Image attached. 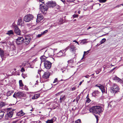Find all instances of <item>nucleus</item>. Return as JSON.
<instances>
[{"label": "nucleus", "instance_id": "obj_1", "mask_svg": "<svg viewBox=\"0 0 123 123\" xmlns=\"http://www.w3.org/2000/svg\"><path fill=\"white\" fill-rule=\"evenodd\" d=\"M104 109L99 106H94L91 108L89 110L90 112L95 113H99L103 112Z\"/></svg>", "mask_w": 123, "mask_h": 123}, {"label": "nucleus", "instance_id": "obj_2", "mask_svg": "<svg viewBox=\"0 0 123 123\" xmlns=\"http://www.w3.org/2000/svg\"><path fill=\"white\" fill-rule=\"evenodd\" d=\"M120 88L119 86L116 84H113L110 89V91L111 93H113L114 94L119 92Z\"/></svg>", "mask_w": 123, "mask_h": 123}, {"label": "nucleus", "instance_id": "obj_3", "mask_svg": "<svg viewBox=\"0 0 123 123\" xmlns=\"http://www.w3.org/2000/svg\"><path fill=\"white\" fill-rule=\"evenodd\" d=\"M50 75L49 72H45L43 75L42 78L41 79L40 81L41 82H44L47 80Z\"/></svg>", "mask_w": 123, "mask_h": 123}, {"label": "nucleus", "instance_id": "obj_4", "mask_svg": "<svg viewBox=\"0 0 123 123\" xmlns=\"http://www.w3.org/2000/svg\"><path fill=\"white\" fill-rule=\"evenodd\" d=\"M42 3L40 4V9L41 12L43 14H45L47 12L48 9V7L46 5L42 6Z\"/></svg>", "mask_w": 123, "mask_h": 123}, {"label": "nucleus", "instance_id": "obj_5", "mask_svg": "<svg viewBox=\"0 0 123 123\" xmlns=\"http://www.w3.org/2000/svg\"><path fill=\"white\" fill-rule=\"evenodd\" d=\"M54 52L52 49H47L45 50L44 53V55L47 58L52 55V53Z\"/></svg>", "mask_w": 123, "mask_h": 123}, {"label": "nucleus", "instance_id": "obj_6", "mask_svg": "<svg viewBox=\"0 0 123 123\" xmlns=\"http://www.w3.org/2000/svg\"><path fill=\"white\" fill-rule=\"evenodd\" d=\"M33 16L32 15H27L24 18V20L26 22H29L33 19Z\"/></svg>", "mask_w": 123, "mask_h": 123}, {"label": "nucleus", "instance_id": "obj_7", "mask_svg": "<svg viewBox=\"0 0 123 123\" xmlns=\"http://www.w3.org/2000/svg\"><path fill=\"white\" fill-rule=\"evenodd\" d=\"M16 40L17 44L20 45L24 42V38L22 37H18Z\"/></svg>", "mask_w": 123, "mask_h": 123}, {"label": "nucleus", "instance_id": "obj_8", "mask_svg": "<svg viewBox=\"0 0 123 123\" xmlns=\"http://www.w3.org/2000/svg\"><path fill=\"white\" fill-rule=\"evenodd\" d=\"M31 39V37H30L29 35L26 36L25 37L24 42L25 44H28L29 43Z\"/></svg>", "mask_w": 123, "mask_h": 123}, {"label": "nucleus", "instance_id": "obj_9", "mask_svg": "<svg viewBox=\"0 0 123 123\" xmlns=\"http://www.w3.org/2000/svg\"><path fill=\"white\" fill-rule=\"evenodd\" d=\"M44 65L45 68L49 69L51 67V64L49 61H46L44 62Z\"/></svg>", "mask_w": 123, "mask_h": 123}, {"label": "nucleus", "instance_id": "obj_10", "mask_svg": "<svg viewBox=\"0 0 123 123\" xmlns=\"http://www.w3.org/2000/svg\"><path fill=\"white\" fill-rule=\"evenodd\" d=\"M16 96L18 98H21L22 97H25V94L23 92L19 91L16 92Z\"/></svg>", "mask_w": 123, "mask_h": 123}, {"label": "nucleus", "instance_id": "obj_11", "mask_svg": "<svg viewBox=\"0 0 123 123\" xmlns=\"http://www.w3.org/2000/svg\"><path fill=\"white\" fill-rule=\"evenodd\" d=\"M56 5L55 2L53 1L48 2L47 3V5L48 7H53L55 6Z\"/></svg>", "mask_w": 123, "mask_h": 123}, {"label": "nucleus", "instance_id": "obj_12", "mask_svg": "<svg viewBox=\"0 0 123 123\" xmlns=\"http://www.w3.org/2000/svg\"><path fill=\"white\" fill-rule=\"evenodd\" d=\"M75 47L73 45H70L68 47L65 49V52L67 50L69 49L71 51H73L75 50Z\"/></svg>", "mask_w": 123, "mask_h": 123}, {"label": "nucleus", "instance_id": "obj_13", "mask_svg": "<svg viewBox=\"0 0 123 123\" xmlns=\"http://www.w3.org/2000/svg\"><path fill=\"white\" fill-rule=\"evenodd\" d=\"M65 49L60 50L58 53H57L56 54L57 56L58 57H60L62 56H64L65 55Z\"/></svg>", "mask_w": 123, "mask_h": 123}, {"label": "nucleus", "instance_id": "obj_14", "mask_svg": "<svg viewBox=\"0 0 123 123\" xmlns=\"http://www.w3.org/2000/svg\"><path fill=\"white\" fill-rule=\"evenodd\" d=\"M14 28L15 33L18 35H20L21 31L18 27L17 26H14Z\"/></svg>", "mask_w": 123, "mask_h": 123}, {"label": "nucleus", "instance_id": "obj_15", "mask_svg": "<svg viewBox=\"0 0 123 123\" xmlns=\"http://www.w3.org/2000/svg\"><path fill=\"white\" fill-rule=\"evenodd\" d=\"M43 17L40 14H39L37 16V18L36 20V22L39 23L43 19Z\"/></svg>", "mask_w": 123, "mask_h": 123}, {"label": "nucleus", "instance_id": "obj_16", "mask_svg": "<svg viewBox=\"0 0 123 123\" xmlns=\"http://www.w3.org/2000/svg\"><path fill=\"white\" fill-rule=\"evenodd\" d=\"M47 58V57L44 55H42L40 57L41 61V62H44L45 61H46V60Z\"/></svg>", "mask_w": 123, "mask_h": 123}, {"label": "nucleus", "instance_id": "obj_17", "mask_svg": "<svg viewBox=\"0 0 123 123\" xmlns=\"http://www.w3.org/2000/svg\"><path fill=\"white\" fill-rule=\"evenodd\" d=\"M113 79L114 80H115L116 81L119 82V83L122 82V80L121 79L116 76L114 77L113 78Z\"/></svg>", "mask_w": 123, "mask_h": 123}, {"label": "nucleus", "instance_id": "obj_18", "mask_svg": "<svg viewBox=\"0 0 123 123\" xmlns=\"http://www.w3.org/2000/svg\"><path fill=\"white\" fill-rule=\"evenodd\" d=\"M99 93V92L98 90H95L92 92V96L95 97L97 96Z\"/></svg>", "mask_w": 123, "mask_h": 123}, {"label": "nucleus", "instance_id": "obj_19", "mask_svg": "<svg viewBox=\"0 0 123 123\" xmlns=\"http://www.w3.org/2000/svg\"><path fill=\"white\" fill-rule=\"evenodd\" d=\"M25 114V113L22 111H21L18 113L17 115L18 116H21L24 115Z\"/></svg>", "mask_w": 123, "mask_h": 123}, {"label": "nucleus", "instance_id": "obj_20", "mask_svg": "<svg viewBox=\"0 0 123 123\" xmlns=\"http://www.w3.org/2000/svg\"><path fill=\"white\" fill-rule=\"evenodd\" d=\"M66 99V97L65 95H62L61 96L60 98V102H62L63 101H64Z\"/></svg>", "mask_w": 123, "mask_h": 123}, {"label": "nucleus", "instance_id": "obj_21", "mask_svg": "<svg viewBox=\"0 0 123 123\" xmlns=\"http://www.w3.org/2000/svg\"><path fill=\"white\" fill-rule=\"evenodd\" d=\"M0 55L2 59L4 57V51L1 48H0Z\"/></svg>", "mask_w": 123, "mask_h": 123}, {"label": "nucleus", "instance_id": "obj_22", "mask_svg": "<svg viewBox=\"0 0 123 123\" xmlns=\"http://www.w3.org/2000/svg\"><path fill=\"white\" fill-rule=\"evenodd\" d=\"M40 95L39 94H35L32 97V99H37L39 97Z\"/></svg>", "mask_w": 123, "mask_h": 123}, {"label": "nucleus", "instance_id": "obj_23", "mask_svg": "<svg viewBox=\"0 0 123 123\" xmlns=\"http://www.w3.org/2000/svg\"><path fill=\"white\" fill-rule=\"evenodd\" d=\"M19 82V86L20 87V88L22 89H24V88L23 87H22V86H24V85L22 83V80H20Z\"/></svg>", "mask_w": 123, "mask_h": 123}, {"label": "nucleus", "instance_id": "obj_24", "mask_svg": "<svg viewBox=\"0 0 123 123\" xmlns=\"http://www.w3.org/2000/svg\"><path fill=\"white\" fill-rule=\"evenodd\" d=\"M100 89L101 90L103 93H104L105 92V87L103 85H102Z\"/></svg>", "mask_w": 123, "mask_h": 123}, {"label": "nucleus", "instance_id": "obj_25", "mask_svg": "<svg viewBox=\"0 0 123 123\" xmlns=\"http://www.w3.org/2000/svg\"><path fill=\"white\" fill-rule=\"evenodd\" d=\"M4 112L3 111L0 110V119L2 118L3 117Z\"/></svg>", "mask_w": 123, "mask_h": 123}, {"label": "nucleus", "instance_id": "obj_26", "mask_svg": "<svg viewBox=\"0 0 123 123\" xmlns=\"http://www.w3.org/2000/svg\"><path fill=\"white\" fill-rule=\"evenodd\" d=\"M13 34V31L12 30H10L9 31H8L6 33V34H7L10 35H11Z\"/></svg>", "mask_w": 123, "mask_h": 123}, {"label": "nucleus", "instance_id": "obj_27", "mask_svg": "<svg viewBox=\"0 0 123 123\" xmlns=\"http://www.w3.org/2000/svg\"><path fill=\"white\" fill-rule=\"evenodd\" d=\"M53 118L50 120H48L46 121V123H53L54 122Z\"/></svg>", "mask_w": 123, "mask_h": 123}, {"label": "nucleus", "instance_id": "obj_28", "mask_svg": "<svg viewBox=\"0 0 123 123\" xmlns=\"http://www.w3.org/2000/svg\"><path fill=\"white\" fill-rule=\"evenodd\" d=\"M7 114L8 115L9 117L10 118L12 117V116L13 112L12 111L9 112Z\"/></svg>", "mask_w": 123, "mask_h": 123}, {"label": "nucleus", "instance_id": "obj_29", "mask_svg": "<svg viewBox=\"0 0 123 123\" xmlns=\"http://www.w3.org/2000/svg\"><path fill=\"white\" fill-rule=\"evenodd\" d=\"M14 92L13 91H8L7 93V96H9L11 95Z\"/></svg>", "mask_w": 123, "mask_h": 123}, {"label": "nucleus", "instance_id": "obj_30", "mask_svg": "<svg viewBox=\"0 0 123 123\" xmlns=\"http://www.w3.org/2000/svg\"><path fill=\"white\" fill-rule=\"evenodd\" d=\"M29 63L27 61H25L22 64V66H27Z\"/></svg>", "mask_w": 123, "mask_h": 123}, {"label": "nucleus", "instance_id": "obj_31", "mask_svg": "<svg viewBox=\"0 0 123 123\" xmlns=\"http://www.w3.org/2000/svg\"><path fill=\"white\" fill-rule=\"evenodd\" d=\"M6 105V103L3 102H0V108H1Z\"/></svg>", "mask_w": 123, "mask_h": 123}, {"label": "nucleus", "instance_id": "obj_32", "mask_svg": "<svg viewBox=\"0 0 123 123\" xmlns=\"http://www.w3.org/2000/svg\"><path fill=\"white\" fill-rule=\"evenodd\" d=\"M106 39L105 38H104L103 39L100 41V44H102L103 43L106 41Z\"/></svg>", "mask_w": 123, "mask_h": 123}, {"label": "nucleus", "instance_id": "obj_33", "mask_svg": "<svg viewBox=\"0 0 123 123\" xmlns=\"http://www.w3.org/2000/svg\"><path fill=\"white\" fill-rule=\"evenodd\" d=\"M59 81H60L58 80L57 78H55L54 80L53 83H58Z\"/></svg>", "mask_w": 123, "mask_h": 123}, {"label": "nucleus", "instance_id": "obj_34", "mask_svg": "<svg viewBox=\"0 0 123 123\" xmlns=\"http://www.w3.org/2000/svg\"><path fill=\"white\" fill-rule=\"evenodd\" d=\"M102 85L100 84H97L95 85V87H99V88L100 89Z\"/></svg>", "mask_w": 123, "mask_h": 123}, {"label": "nucleus", "instance_id": "obj_35", "mask_svg": "<svg viewBox=\"0 0 123 123\" xmlns=\"http://www.w3.org/2000/svg\"><path fill=\"white\" fill-rule=\"evenodd\" d=\"M88 95L86 97V102L87 103H89L91 101V100H90L89 97H88Z\"/></svg>", "mask_w": 123, "mask_h": 123}, {"label": "nucleus", "instance_id": "obj_36", "mask_svg": "<svg viewBox=\"0 0 123 123\" xmlns=\"http://www.w3.org/2000/svg\"><path fill=\"white\" fill-rule=\"evenodd\" d=\"M89 53V50H88L87 51H84V54L83 56L88 54Z\"/></svg>", "mask_w": 123, "mask_h": 123}, {"label": "nucleus", "instance_id": "obj_37", "mask_svg": "<svg viewBox=\"0 0 123 123\" xmlns=\"http://www.w3.org/2000/svg\"><path fill=\"white\" fill-rule=\"evenodd\" d=\"M100 3H105L106 2L107 0H99Z\"/></svg>", "mask_w": 123, "mask_h": 123}, {"label": "nucleus", "instance_id": "obj_38", "mask_svg": "<svg viewBox=\"0 0 123 123\" xmlns=\"http://www.w3.org/2000/svg\"><path fill=\"white\" fill-rule=\"evenodd\" d=\"M48 32V30H46L44 31H43V32H42V34L43 35H44L45 34V33H47Z\"/></svg>", "mask_w": 123, "mask_h": 123}, {"label": "nucleus", "instance_id": "obj_39", "mask_svg": "<svg viewBox=\"0 0 123 123\" xmlns=\"http://www.w3.org/2000/svg\"><path fill=\"white\" fill-rule=\"evenodd\" d=\"M76 123H81V120L80 119H78L75 121Z\"/></svg>", "mask_w": 123, "mask_h": 123}, {"label": "nucleus", "instance_id": "obj_40", "mask_svg": "<svg viewBox=\"0 0 123 123\" xmlns=\"http://www.w3.org/2000/svg\"><path fill=\"white\" fill-rule=\"evenodd\" d=\"M22 76L24 78H25L26 77V74L23 73L22 74Z\"/></svg>", "mask_w": 123, "mask_h": 123}, {"label": "nucleus", "instance_id": "obj_41", "mask_svg": "<svg viewBox=\"0 0 123 123\" xmlns=\"http://www.w3.org/2000/svg\"><path fill=\"white\" fill-rule=\"evenodd\" d=\"M9 117L8 115V114H7L5 116V118L6 119H7L8 118V117Z\"/></svg>", "mask_w": 123, "mask_h": 123}, {"label": "nucleus", "instance_id": "obj_42", "mask_svg": "<svg viewBox=\"0 0 123 123\" xmlns=\"http://www.w3.org/2000/svg\"><path fill=\"white\" fill-rule=\"evenodd\" d=\"M36 82L35 83L34 86H37L38 85V81L37 80L36 81Z\"/></svg>", "mask_w": 123, "mask_h": 123}, {"label": "nucleus", "instance_id": "obj_43", "mask_svg": "<svg viewBox=\"0 0 123 123\" xmlns=\"http://www.w3.org/2000/svg\"><path fill=\"white\" fill-rule=\"evenodd\" d=\"M42 35H43L42 33H41V34L38 35L37 36L38 37H41Z\"/></svg>", "mask_w": 123, "mask_h": 123}, {"label": "nucleus", "instance_id": "obj_44", "mask_svg": "<svg viewBox=\"0 0 123 123\" xmlns=\"http://www.w3.org/2000/svg\"><path fill=\"white\" fill-rule=\"evenodd\" d=\"M62 92H59L57 93L56 94V95H58L61 94Z\"/></svg>", "mask_w": 123, "mask_h": 123}, {"label": "nucleus", "instance_id": "obj_45", "mask_svg": "<svg viewBox=\"0 0 123 123\" xmlns=\"http://www.w3.org/2000/svg\"><path fill=\"white\" fill-rule=\"evenodd\" d=\"M73 16V17L74 18L77 17L78 16V15L76 14H74Z\"/></svg>", "mask_w": 123, "mask_h": 123}, {"label": "nucleus", "instance_id": "obj_46", "mask_svg": "<svg viewBox=\"0 0 123 123\" xmlns=\"http://www.w3.org/2000/svg\"><path fill=\"white\" fill-rule=\"evenodd\" d=\"M90 76L89 75H87L86 76H84V77H85V78H89V77H90Z\"/></svg>", "mask_w": 123, "mask_h": 123}, {"label": "nucleus", "instance_id": "obj_47", "mask_svg": "<svg viewBox=\"0 0 123 123\" xmlns=\"http://www.w3.org/2000/svg\"><path fill=\"white\" fill-rule=\"evenodd\" d=\"M15 93H16V92H15L14 95H13V97L14 98H17V97H16V94Z\"/></svg>", "mask_w": 123, "mask_h": 123}, {"label": "nucleus", "instance_id": "obj_48", "mask_svg": "<svg viewBox=\"0 0 123 123\" xmlns=\"http://www.w3.org/2000/svg\"><path fill=\"white\" fill-rule=\"evenodd\" d=\"M73 42H75L76 43H77L78 45H79V43L76 40H73Z\"/></svg>", "mask_w": 123, "mask_h": 123}, {"label": "nucleus", "instance_id": "obj_49", "mask_svg": "<svg viewBox=\"0 0 123 123\" xmlns=\"http://www.w3.org/2000/svg\"><path fill=\"white\" fill-rule=\"evenodd\" d=\"M100 70H99V71H96V74H98L99 72H100Z\"/></svg>", "mask_w": 123, "mask_h": 123}, {"label": "nucleus", "instance_id": "obj_50", "mask_svg": "<svg viewBox=\"0 0 123 123\" xmlns=\"http://www.w3.org/2000/svg\"><path fill=\"white\" fill-rule=\"evenodd\" d=\"M40 2H41L42 3H44V2L43 1V0H39Z\"/></svg>", "mask_w": 123, "mask_h": 123}, {"label": "nucleus", "instance_id": "obj_51", "mask_svg": "<svg viewBox=\"0 0 123 123\" xmlns=\"http://www.w3.org/2000/svg\"><path fill=\"white\" fill-rule=\"evenodd\" d=\"M21 71L22 72H23V71H25V70L23 68H22L21 70Z\"/></svg>", "mask_w": 123, "mask_h": 123}, {"label": "nucleus", "instance_id": "obj_52", "mask_svg": "<svg viewBox=\"0 0 123 123\" xmlns=\"http://www.w3.org/2000/svg\"><path fill=\"white\" fill-rule=\"evenodd\" d=\"M120 5H122V6H123V4H120V5H118L117 6V7H119L120 6Z\"/></svg>", "mask_w": 123, "mask_h": 123}, {"label": "nucleus", "instance_id": "obj_53", "mask_svg": "<svg viewBox=\"0 0 123 123\" xmlns=\"http://www.w3.org/2000/svg\"><path fill=\"white\" fill-rule=\"evenodd\" d=\"M75 88L74 87L72 89V91H74L75 90Z\"/></svg>", "mask_w": 123, "mask_h": 123}, {"label": "nucleus", "instance_id": "obj_54", "mask_svg": "<svg viewBox=\"0 0 123 123\" xmlns=\"http://www.w3.org/2000/svg\"><path fill=\"white\" fill-rule=\"evenodd\" d=\"M117 67H115V68H113L111 70V71H113V70H114L116 68H117Z\"/></svg>", "mask_w": 123, "mask_h": 123}, {"label": "nucleus", "instance_id": "obj_55", "mask_svg": "<svg viewBox=\"0 0 123 123\" xmlns=\"http://www.w3.org/2000/svg\"><path fill=\"white\" fill-rule=\"evenodd\" d=\"M37 60V59H34V60H33V61H32V62H35Z\"/></svg>", "mask_w": 123, "mask_h": 123}, {"label": "nucleus", "instance_id": "obj_56", "mask_svg": "<svg viewBox=\"0 0 123 123\" xmlns=\"http://www.w3.org/2000/svg\"><path fill=\"white\" fill-rule=\"evenodd\" d=\"M91 27H88L87 29V30H88L89 29H91Z\"/></svg>", "mask_w": 123, "mask_h": 123}, {"label": "nucleus", "instance_id": "obj_57", "mask_svg": "<svg viewBox=\"0 0 123 123\" xmlns=\"http://www.w3.org/2000/svg\"><path fill=\"white\" fill-rule=\"evenodd\" d=\"M82 81H81L80 82V84H79V85H81V84H82Z\"/></svg>", "mask_w": 123, "mask_h": 123}, {"label": "nucleus", "instance_id": "obj_58", "mask_svg": "<svg viewBox=\"0 0 123 123\" xmlns=\"http://www.w3.org/2000/svg\"><path fill=\"white\" fill-rule=\"evenodd\" d=\"M41 71L40 70H38V73L39 74H40V72Z\"/></svg>", "mask_w": 123, "mask_h": 123}, {"label": "nucleus", "instance_id": "obj_59", "mask_svg": "<svg viewBox=\"0 0 123 123\" xmlns=\"http://www.w3.org/2000/svg\"><path fill=\"white\" fill-rule=\"evenodd\" d=\"M6 43V42H2V43H3V44H4V43Z\"/></svg>", "mask_w": 123, "mask_h": 123}, {"label": "nucleus", "instance_id": "obj_60", "mask_svg": "<svg viewBox=\"0 0 123 123\" xmlns=\"http://www.w3.org/2000/svg\"><path fill=\"white\" fill-rule=\"evenodd\" d=\"M63 2H64L65 1V0H60Z\"/></svg>", "mask_w": 123, "mask_h": 123}, {"label": "nucleus", "instance_id": "obj_61", "mask_svg": "<svg viewBox=\"0 0 123 123\" xmlns=\"http://www.w3.org/2000/svg\"><path fill=\"white\" fill-rule=\"evenodd\" d=\"M61 70L62 71V73H63L64 72V71H65V70H63L62 69H61Z\"/></svg>", "mask_w": 123, "mask_h": 123}, {"label": "nucleus", "instance_id": "obj_62", "mask_svg": "<svg viewBox=\"0 0 123 123\" xmlns=\"http://www.w3.org/2000/svg\"><path fill=\"white\" fill-rule=\"evenodd\" d=\"M80 11H79L78 12V13L79 14H80Z\"/></svg>", "mask_w": 123, "mask_h": 123}, {"label": "nucleus", "instance_id": "obj_63", "mask_svg": "<svg viewBox=\"0 0 123 123\" xmlns=\"http://www.w3.org/2000/svg\"><path fill=\"white\" fill-rule=\"evenodd\" d=\"M30 111H33V110L32 109Z\"/></svg>", "mask_w": 123, "mask_h": 123}, {"label": "nucleus", "instance_id": "obj_64", "mask_svg": "<svg viewBox=\"0 0 123 123\" xmlns=\"http://www.w3.org/2000/svg\"><path fill=\"white\" fill-rule=\"evenodd\" d=\"M72 123H75H75L74 122H73Z\"/></svg>", "mask_w": 123, "mask_h": 123}]
</instances>
